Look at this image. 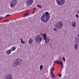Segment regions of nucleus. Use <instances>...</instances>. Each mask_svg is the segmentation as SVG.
Returning <instances> with one entry per match:
<instances>
[{
    "instance_id": "1",
    "label": "nucleus",
    "mask_w": 79,
    "mask_h": 79,
    "mask_svg": "<svg viewBox=\"0 0 79 79\" xmlns=\"http://www.w3.org/2000/svg\"><path fill=\"white\" fill-rule=\"evenodd\" d=\"M50 18L49 13L48 12H46L41 16V19L43 23H46L49 20Z\"/></svg>"
},
{
    "instance_id": "2",
    "label": "nucleus",
    "mask_w": 79,
    "mask_h": 79,
    "mask_svg": "<svg viewBox=\"0 0 79 79\" xmlns=\"http://www.w3.org/2000/svg\"><path fill=\"white\" fill-rule=\"evenodd\" d=\"M16 0H12L11 2H10V6L11 8H14L17 4Z\"/></svg>"
},
{
    "instance_id": "3",
    "label": "nucleus",
    "mask_w": 79,
    "mask_h": 79,
    "mask_svg": "<svg viewBox=\"0 0 79 79\" xmlns=\"http://www.w3.org/2000/svg\"><path fill=\"white\" fill-rule=\"evenodd\" d=\"M63 26V22L62 21H59V22L56 24V28L57 29H60Z\"/></svg>"
},
{
    "instance_id": "4",
    "label": "nucleus",
    "mask_w": 79,
    "mask_h": 79,
    "mask_svg": "<svg viewBox=\"0 0 79 79\" xmlns=\"http://www.w3.org/2000/svg\"><path fill=\"white\" fill-rule=\"evenodd\" d=\"M36 41L38 42H41L42 40V35H38L35 38Z\"/></svg>"
},
{
    "instance_id": "5",
    "label": "nucleus",
    "mask_w": 79,
    "mask_h": 79,
    "mask_svg": "<svg viewBox=\"0 0 79 79\" xmlns=\"http://www.w3.org/2000/svg\"><path fill=\"white\" fill-rule=\"evenodd\" d=\"M56 1L59 5H62L65 4V0H56Z\"/></svg>"
},
{
    "instance_id": "6",
    "label": "nucleus",
    "mask_w": 79,
    "mask_h": 79,
    "mask_svg": "<svg viewBox=\"0 0 79 79\" xmlns=\"http://www.w3.org/2000/svg\"><path fill=\"white\" fill-rule=\"evenodd\" d=\"M34 3V0H27V6L32 5V3Z\"/></svg>"
},
{
    "instance_id": "7",
    "label": "nucleus",
    "mask_w": 79,
    "mask_h": 79,
    "mask_svg": "<svg viewBox=\"0 0 79 79\" xmlns=\"http://www.w3.org/2000/svg\"><path fill=\"white\" fill-rule=\"evenodd\" d=\"M6 79H12L11 74H7L6 75Z\"/></svg>"
},
{
    "instance_id": "8",
    "label": "nucleus",
    "mask_w": 79,
    "mask_h": 79,
    "mask_svg": "<svg viewBox=\"0 0 79 79\" xmlns=\"http://www.w3.org/2000/svg\"><path fill=\"white\" fill-rule=\"evenodd\" d=\"M56 63H57L58 64H61V66H63V62L61 61H55Z\"/></svg>"
},
{
    "instance_id": "9",
    "label": "nucleus",
    "mask_w": 79,
    "mask_h": 79,
    "mask_svg": "<svg viewBox=\"0 0 79 79\" xmlns=\"http://www.w3.org/2000/svg\"><path fill=\"white\" fill-rule=\"evenodd\" d=\"M18 64H19V62H18L17 60L16 62H15L13 64V65L14 67L17 66V65H18Z\"/></svg>"
},
{
    "instance_id": "10",
    "label": "nucleus",
    "mask_w": 79,
    "mask_h": 79,
    "mask_svg": "<svg viewBox=\"0 0 79 79\" xmlns=\"http://www.w3.org/2000/svg\"><path fill=\"white\" fill-rule=\"evenodd\" d=\"M33 42H34V40L32 39H30L28 41V42L30 45H32V44L33 43Z\"/></svg>"
},
{
    "instance_id": "11",
    "label": "nucleus",
    "mask_w": 79,
    "mask_h": 79,
    "mask_svg": "<svg viewBox=\"0 0 79 79\" xmlns=\"http://www.w3.org/2000/svg\"><path fill=\"white\" fill-rule=\"evenodd\" d=\"M12 51L11 49L9 50L6 51V53L7 55H10Z\"/></svg>"
},
{
    "instance_id": "12",
    "label": "nucleus",
    "mask_w": 79,
    "mask_h": 79,
    "mask_svg": "<svg viewBox=\"0 0 79 79\" xmlns=\"http://www.w3.org/2000/svg\"><path fill=\"white\" fill-rule=\"evenodd\" d=\"M44 40H45V42L46 43H48L50 41V39L48 38H46Z\"/></svg>"
},
{
    "instance_id": "13",
    "label": "nucleus",
    "mask_w": 79,
    "mask_h": 79,
    "mask_svg": "<svg viewBox=\"0 0 79 79\" xmlns=\"http://www.w3.org/2000/svg\"><path fill=\"white\" fill-rule=\"evenodd\" d=\"M72 25L73 27H76V22H72Z\"/></svg>"
},
{
    "instance_id": "14",
    "label": "nucleus",
    "mask_w": 79,
    "mask_h": 79,
    "mask_svg": "<svg viewBox=\"0 0 79 79\" xmlns=\"http://www.w3.org/2000/svg\"><path fill=\"white\" fill-rule=\"evenodd\" d=\"M21 41V43L22 44H25V41L23 40V39L22 38H21L20 39Z\"/></svg>"
},
{
    "instance_id": "15",
    "label": "nucleus",
    "mask_w": 79,
    "mask_h": 79,
    "mask_svg": "<svg viewBox=\"0 0 79 79\" xmlns=\"http://www.w3.org/2000/svg\"><path fill=\"white\" fill-rule=\"evenodd\" d=\"M12 51H15L16 50V47L15 46H13L11 48Z\"/></svg>"
},
{
    "instance_id": "16",
    "label": "nucleus",
    "mask_w": 79,
    "mask_h": 79,
    "mask_svg": "<svg viewBox=\"0 0 79 79\" xmlns=\"http://www.w3.org/2000/svg\"><path fill=\"white\" fill-rule=\"evenodd\" d=\"M54 70H55V69H54V67H53L51 69L50 73H53V72L54 71Z\"/></svg>"
},
{
    "instance_id": "17",
    "label": "nucleus",
    "mask_w": 79,
    "mask_h": 79,
    "mask_svg": "<svg viewBox=\"0 0 79 79\" xmlns=\"http://www.w3.org/2000/svg\"><path fill=\"white\" fill-rule=\"evenodd\" d=\"M40 70H42V69H43V65H41L40 67Z\"/></svg>"
},
{
    "instance_id": "18",
    "label": "nucleus",
    "mask_w": 79,
    "mask_h": 79,
    "mask_svg": "<svg viewBox=\"0 0 79 79\" xmlns=\"http://www.w3.org/2000/svg\"><path fill=\"white\" fill-rule=\"evenodd\" d=\"M51 74H52L51 76L52 77H55V75H54V73H53L51 72Z\"/></svg>"
},
{
    "instance_id": "19",
    "label": "nucleus",
    "mask_w": 79,
    "mask_h": 79,
    "mask_svg": "<svg viewBox=\"0 0 79 79\" xmlns=\"http://www.w3.org/2000/svg\"><path fill=\"white\" fill-rule=\"evenodd\" d=\"M28 15H29V14L28 13H27L25 15H23V17H26V16H28Z\"/></svg>"
},
{
    "instance_id": "20",
    "label": "nucleus",
    "mask_w": 79,
    "mask_h": 79,
    "mask_svg": "<svg viewBox=\"0 0 79 79\" xmlns=\"http://www.w3.org/2000/svg\"><path fill=\"white\" fill-rule=\"evenodd\" d=\"M77 46H78V45L77 44L75 45V49H77Z\"/></svg>"
},
{
    "instance_id": "21",
    "label": "nucleus",
    "mask_w": 79,
    "mask_h": 79,
    "mask_svg": "<svg viewBox=\"0 0 79 79\" xmlns=\"http://www.w3.org/2000/svg\"><path fill=\"white\" fill-rule=\"evenodd\" d=\"M38 7H39L40 8H42V6L40 5H37Z\"/></svg>"
},
{
    "instance_id": "22",
    "label": "nucleus",
    "mask_w": 79,
    "mask_h": 79,
    "mask_svg": "<svg viewBox=\"0 0 79 79\" xmlns=\"http://www.w3.org/2000/svg\"><path fill=\"white\" fill-rule=\"evenodd\" d=\"M44 40H45V39H46V34H44Z\"/></svg>"
},
{
    "instance_id": "23",
    "label": "nucleus",
    "mask_w": 79,
    "mask_h": 79,
    "mask_svg": "<svg viewBox=\"0 0 79 79\" xmlns=\"http://www.w3.org/2000/svg\"><path fill=\"white\" fill-rule=\"evenodd\" d=\"M63 60L64 61H65V58L64 57V56L63 58Z\"/></svg>"
},
{
    "instance_id": "24",
    "label": "nucleus",
    "mask_w": 79,
    "mask_h": 79,
    "mask_svg": "<svg viewBox=\"0 0 79 79\" xmlns=\"http://www.w3.org/2000/svg\"><path fill=\"white\" fill-rule=\"evenodd\" d=\"M76 17H77V18H79V15H78L76 14Z\"/></svg>"
},
{
    "instance_id": "25",
    "label": "nucleus",
    "mask_w": 79,
    "mask_h": 79,
    "mask_svg": "<svg viewBox=\"0 0 79 79\" xmlns=\"http://www.w3.org/2000/svg\"><path fill=\"white\" fill-rule=\"evenodd\" d=\"M54 31L55 32H56V31H57V30H56V28H54Z\"/></svg>"
},
{
    "instance_id": "26",
    "label": "nucleus",
    "mask_w": 79,
    "mask_h": 79,
    "mask_svg": "<svg viewBox=\"0 0 79 79\" xmlns=\"http://www.w3.org/2000/svg\"><path fill=\"white\" fill-rule=\"evenodd\" d=\"M58 76H59V77H61V75L60 74L58 75Z\"/></svg>"
},
{
    "instance_id": "27",
    "label": "nucleus",
    "mask_w": 79,
    "mask_h": 79,
    "mask_svg": "<svg viewBox=\"0 0 79 79\" xmlns=\"http://www.w3.org/2000/svg\"><path fill=\"white\" fill-rule=\"evenodd\" d=\"M10 16V15H6V16L7 17H8V16Z\"/></svg>"
},
{
    "instance_id": "28",
    "label": "nucleus",
    "mask_w": 79,
    "mask_h": 79,
    "mask_svg": "<svg viewBox=\"0 0 79 79\" xmlns=\"http://www.w3.org/2000/svg\"><path fill=\"white\" fill-rule=\"evenodd\" d=\"M8 20H6L5 21H4L5 23H6V22H8Z\"/></svg>"
},
{
    "instance_id": "29",
    "label": "nucleus",
    "mask_w": 79,
    "mask_h": 79,
    "mask_svg": "<svg viewBox=\"0 0 79 79\" xmlns=\"http://www.w3.org/2000/svg\"><path fill=\"white\" fill-rule=\"evenodd\" d=\"M2 19V18L0 17V19Z\"/></svg>"
},
{
    "instance_id": "30",
    "label": "nucleus",
    "mask_w": 79,
    "mask_h": 79,
    "mask_svg": "<svg viewBox=\"0 0 79 79\" xmlns=\"http://www.w3.org/2000/svg\"><path fill=\"white\" fill-rule=\"evenodd\" d=\"M77 36H78V37H79V34Z\"/></svg>"
},
{
    "instance_id": "31",
    "label": "nucleus",
    "mask_w": 79,
    "mask_h": 79,
    "mask_svg": "<svg viewBox=\"0 0 79 79\" xmlns=\"http://www.w3.org/2000/svg\"><path fill=\"white\" fill-rule=\"evenodd\" d=\"M19 60H18V61H19Z\"/></svg>"
},
{
    "instance_id": "32",
    "label": "nucleus",
    "mask_w": 79,
    "mask_h": 79,
    "mask_svg": "<svg viewBox=\"0 0 79 79\" xmlns=\"http://www.w3.org/2000/svg\"><path fill=\"white\" fill-rule=\"evenodd\" d=\"M35 9V7L34 8V9Z\"/></svg>"
},
{
    "instance_id": "33",
    "label": "nucleus",
    "mask_w": 79,
    "mask_h": 79,
    "mask_svg": "<svg viewBox=\"0 0 79 79\" xmlns=\"http://www.w3.org/2000/svg\"><path fill=\"white\" fill-rule=\"evenodd\" d=\"M20 60H21V61L22 60H21V59H20Z\"/></svg>"
},
{
    "instance_id": "34",
    "label": "nucleus",
    "mask_w": 79,
    "mask_h": 79,
    "mask_svg": "<svg viewBox=\"0 0 79 79\" xmlns=\"http://www.w3.org/2000/svg\"><path fill=\"white\" fill-rule=\"evenodd\" d=\"M54 65V64H53V66Z\"/></svg>"
}]
</instances>
